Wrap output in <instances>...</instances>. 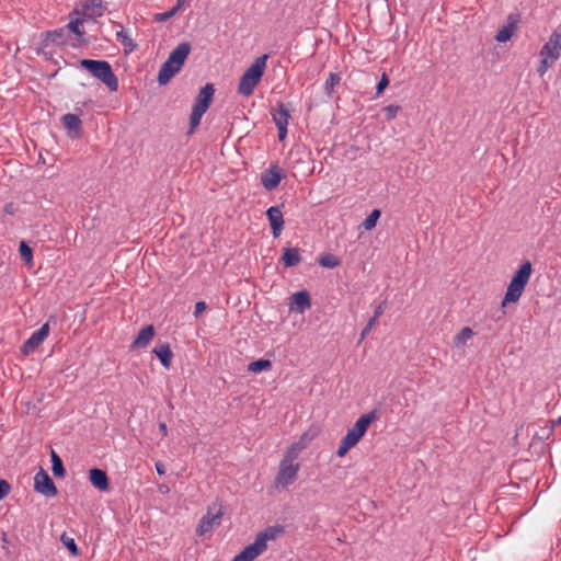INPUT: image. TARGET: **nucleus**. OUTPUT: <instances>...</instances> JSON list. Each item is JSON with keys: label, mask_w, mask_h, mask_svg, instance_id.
<instances>
[{"label": "nucleus", "mask_w": 561, "mask_h": 561, "mask_svg": "<svg viewBox=\"0 0 561 561\" xmlns=\"http://www.w3.org/2000/svg\"><path fill=\"white\" fill-rule=\"evenodd\" d=\"M284 533V527L279 525H274L265 528L260 531L252 543L244 547L242 551H240L232 561H254L257 557H260L267 549V542L271 540H275Z\"/></svg>", "instance_id": "1"}, {"label": "nucleus", "mask_w": 561, "mask_h": 561, "mask_svg": "<svg viewBox=\"0 0 561 561\" xmlns=\"http://www.w3.org/2000/svg\"><path fill=\"white\" fill-rule=\"evenodd\" d=\"M190 53L191 45L188 43L179 44L162 64L158 73V82L167 84L181 70Z\"/></svg>", "instance_id": "2"}, {"label": "nucleus", "mask_w": 561, "mask_h": 561, "mask_svg": "<svg viewBox=\"0 0 561 561\" xmlns=\"http://www.w3.org/2000/svg\"><path fill=\"white\" fill-rule=\"evenodd\" d=\"M267 58V55L257 57L253 64L243 72L238 84V93L240 95L249 98L253 94L254 89L263 77Z\"/></svg>", "instance_id": "3"}, {"label": "nucleus", "mask_w": 561, "mask_h": 561, "mask_svg": "<svg viewBox=\"0 0 561 561\" xmlns=\"http://www.w3.org/2000/svg\"><path fill=\"white\" fill-rule=\"evenodd\" d=\"M80 66L102 81L110 91L118 90V79L106 60L81 59Z\"/></svg>", "instance_id": "4"}, {"label": "nucleus", "mask_w": 561, "mask_h": 561, "mask_svg": "<svg viewBox=\"0 0 561 561\" xmlns=\"http://www.w3.org/2000/svg\"><path fill=\"white\" fill-rule=\"evenodd\" d=\"M539 56L540 64L537 71L542 77L561 56V32H552L548 42L541 47Z\"/></svg>", "instance_id": "5"}, {"label": "nucleus", "mask_w": 561, "mask_h": 561, "mask_svg": "<svg viewBox=\"0 0 561 561\" xmlns=\"http://www.w3.org/2000/svg\"><path fill=\"white\" fill-rule=\"evenodd\" d=\"M215 93L214 85L207 83L196 96L195 104L190 116V133H193L199 125L203 115L207 112Z\"/></svg>", "instance_id": "6"}, {"label": "nucleus", "mask_w": 561, "mask_h": 561, "mask_svg": "<svg viewBox=\"0 0 561 561\" xmlns=\"http://www.w3.org/2000/svg\"><path fill=\"white\" fill-rule=\"evenodd\" d=\"M299 469L300 465L297 458L284 454L274 480L276 486L287 488L291 485L297 479Z\"/></svg>", "instance_id": "7"}, {"label": "nucleus", "mask_w": 561, "mask_h": 561, "mask_svg": "<svg viewBox=\"0 0 561 561\" xmlns=\"http://www.w3.org/2000/svg\"><path fill=\"white\" fill-rule=\"evenodd\" d=\"M224 516V506L222 503L216 501L208 505L206 514L201 518L199 524L196 528V534L198 536H204L214 530V528L218 527L221 524V519Z\"/></svg>", "instance_id": "8"}, {"label": "nucleus", "mask_w": 561, "mask_h": 561, "mask_svg": "<svg viewBox=\"0 0 561 561\" xmlns=\"http://www.w3.org/2000/svg\"><path fill=\"white\" fill-rule=\"evenodd\" d=\"M376 420L377 414L375 412L360 415L343 438L347 440V443H350L353 447H355L364 437L370 424Z\"/></svg>", "instance_id": "9"}, {"label": "nucleus", "mask_w": 561, "mask_h": 561, "mask_svg": "<svg viewBox=\"0 0 561 561\" xmlns=\"http://www.w3.org/2000/svg\"><path fill=\"white\" fill-rule=\"evenodd\" d=\"M318 434L319 430L317 427H309L299 436L297 440L290 444V446L285 450L284 454L298 459L300 453L312 443V440L318 436Z\"/></svg>", "instance_id": "10"}, {"label": "nucleus", "mask_w": 561, "mask_h": 561, "mask_svg": "<svg viewBox=\"0 0 561 561\" xmlns=\"http://www.w3.org/2000/svg\"><path fill=\"white\" fill-rule=\"evenodd\" d=\"M271 114L277 127L278 139L283 141L287 136V126L290 118L289 111L283 103H278L276 107L272 108Z\"/></svg>", "instance_id": "11"}, {"label": "nucleus", "mask_w": 561, "mask_h": 561, "mask_svg": "<svg viewBox=\"0 0 561 561\" xmlns=\"http://www.w3.org/2000/svg\"><path fill=\"white\" fill-rule=\"evenodd\" d=\"M34 488L38 493H42L43 495H45L47 497H53L58 493L54 481L48 476V473L44 470H39L35 474Z\"/></svg>", "instance_id": "12"}, {"label": "nucleus", "mask_w": 561, "mask_h": 561, "mask_svg": "<svg viewBox=\"0 0 561 561\" xmlns=\"http://www.w3.org/2000/svg\"><path fill=\"white\" fill-rule=\"evenodd\" d=\"M49 333V324L46 322L38 330L32 333L30 339H27L22 345V352L25 355L33 353L48 336Z\"/></svg>", "instance_id": "13"}, {"label": "nucleus", "mask_w": 561, "mask_h": 561, "mask_svg": "<svg viewBox=\"0 0 561 561\" xmlns=\"http://www.w3.org/2000/svg\"><path fill=\"white\" fill-rule=\"evenodd\" d=\"M283 178H284V174H283L282 169L276 164H272L267 170H265L262 173L261 182H262V185L267 191H272L279 185Z\"/></svg>", "instance_id": "14"}, {"label": "nucleus", "mask_w": 561, "mask_h": 561, "mask_svg": "<svg viewBox=\"0 0 561 561\" xmlns=\"http://www.w3.org/2000/svg\"><path fill=\"white\" fill-rule=\"evenodd\" d=\"M80 13L87 19H96L102 16L105 8L102 0H84L80 4Z\"/></svg>", "instance_id": "15"}, {"label": "nucleus", "mask_w": 561, "mask_h": 561, "mask_svg": "<svg viewBox=\"0 0 561 561\" xmlns=\"http://www.w3.org/2000/svg\"><path fill=\"white\" fill-rule=\"evenodd\" d=\"M519 23V16L516 14H510L506 19L505 24L497 31L495 41L499 43H505L511 39L514 32L516 31Z\"/></svg>", "instance_id": "16"}, {"label": "nucleus", "mask_w": 561, "mask_h": 561, "mask_svg": "<svg viewBox=\"0 0 561 561\" xmlns=\"http://www.w3.org/2000/svg\"><path fill=\"white\" fill-rule=\"evenodd\" d=\"M311 307L310 295L307 290L295 293L290 297L289 309L297 313H304Z\"/></svg>", "instance_id": "17"}, {"label": "nucleus", "mask_w": 561, "mask_h": 561, "mask_svg": "<svg viewBox=\"0 0 561 561\" xmlns=\"http://www.w3.org/2000/svg\"><path fill=\"white\" fill-rule=\"evenodd\" d=\"M266 216L272 228L273 237H279L284 228V217L280 208L278 206L270 207L266 210Z\"/></svg>", "instance_id": "18"}, {"label": "nucleus", "mask_w": 561, "mask_h": 561, "mask_svg": "<svg viewBox=\"0 0 561 561\" xmlns=\"http://www.w3.org/2000/svg\"><path fill=\"white\" fill-rule=\"evenodd\" d=\"M69 23L65 26L68 28V33L72 32L78 36V38H82L84 31L81 28L83 22L88 20L87 18H83V15L80 13L79 5H76V8L71 11Z\"/></svg>", "instance_id": "19"}, {"label": "nucleus", "mask_w": 561, "mask_h": 561, "mask_svg": "<svg viewBox=\"0 0 561 561\" xmlns=\"http://www.w3.org/2000/svg\"><path fill=\"white\" fill-rule=\"evenodd\" d=\"M91 484L99 491H107L110 488L108 478L104 470L93 468L89 471Z\"/></svg>", "instance_id": "20"}, {"label": "nucleus", "mask_w": 561, "mask_h": 561, "mask_svg": "<svg viewBox=\"0 0 561 561\" xmlns=\"http://www.w3.org/2000/svg\"><path fill=\"white\" fill-rule=\"evenodd\" d=\"M154 336V328L153 325L149 324L145 328H142L134 342L131 343V350L136 348H144L149 345V343L152 341Z\"/></svg>", "instance_id": "21"}, {"label": "nucleus", "mask_w": 561, "mask_h": 561, "mask_svg": "<svg viewBox=\"0 0 561 561\" xmlns=\"http://www.w3.org/2000/svg\"><path fill=\"white\" fill-rule=\"evenodd\" d=\"M68 28L61 27L58 30L46 32L44 35L43 43L45 46L49 45H62L67 42Z\"/></svg>", "instance_id": "22"}, {"label": "nucleus", "mask_w": 561, "mask_h": 561, "mask_svg": "<svg viewBox=\"0 0 561 561\" xmlns=\"http://www.w3.org/2000/svg\"><path fill=\"white\" fill-rule=\"evenodd\" d=\"M525 284L526 283H510V286L502 301V306L505 307L508 304L516 302L525 289Z\"/></svg>", "instance_id": "23"}, {"label": "nucleus", "mask_w": 561, "mask_h": 561, "mask_svg": "<svg viewBox=\"0 0 561 561\" xmlns=\"http://www.w3.org/2000/svg\"><path fill=\"white\" fill-rule=\"evenodd\" d=\"M154 355L160 359L161 364L165 369L171 367V360L173 357V353L168 343L159 344L153 348Z\"/></svg>", "instance_id": "24"}, {"label": "nucleus", "mask_w": 561, "mask_h": 561, "mask_svg": "<svg viewBox=\"0 0 561 561\" xmlns=\"http://www.w3.org/2000/svg\"><path fill=\"white\" fill-rule=\"evenodd\" d=\"M474 332L469 328H462L455 336H454V346L458 350H463L467 346V343L473 337Z\"/></svg>", "instance_id": "25"}, {"label": "nucleus", "mask_w": 561, "mask_h": 561, "mask_svg": "<svg viewBox=\"0 0 561 561\" xmlns=\"http://www.w3.org/2000/svg\"><path fill=\"white\" fill-rule=\"evenodd\" d=\"M282 260L285 266H295L300 262V251L297 248H287L284 250Z\"/></svg>", "instance_id": "26"}, {"label": "nucleus", "mask_w": 561, "mask_h": 561, "mask_svg": "<svg viewBox=\"0 0 561 561\" xmlns=\"http://www.w3.org/2000/svg\"><path fill=\"white\" fill-rule=\"evenodd\" d=\"M65 127L69 130H73L77 135L81 133V119L75 114H65L61 118Z\"/></svg>", "instance_id": "27"}, {"label": "nucleus", "mask_w": 561, "mask_h": 561, "mask_svg": "<svg viewBox=\"0 0 561 561\" xmlns=\"http://www.w3.org/2000/svg\"><path fill=\"white\" fill-rule=\"evenodd\" d=\"M319 264L325 268H334L340 266L341 260L339 256L332 253H324L319 257Z\"/></svg>", "instance_id": "28"}, {"label": "nucleus", "mask_w": 561, "mask_h": 561, "mask_svg": "<svg viewBox=\"0 0 561 561\" xmlns=\"http://www.w3.org/2000/svg\"><path fill=\"white\" fill-rule=\"evenodd\" d=\"M533 265L529 261L524 262L511 280H528L531 275Z\"/></svg>", "instance_id": "29"}, {"label": "nucleus", "mask_w": 561, "mask_h": 561, "mask_svg": "<svg viewBox=\"0 0 561 561\" xmlns=\"http://www.w3.org/2000/svg\"><path fill=\"white\" fill-rule=\"evenodd\" d=\"M271 368H272L271 360L263 359V358L254 360V362L250 363L248 366V370L250 373H254V374H257L261 371H266V370H270Z\"/></svg>", "instance_id": "30"}, {"label": "nucleus", "mask_w": 561, "mask_h": 561, "mask_svg": "<svg viewBox=\"0 0 561 561\" xmlns=\"http://www.w3.org/2000/svg\"><path fill=\"white\" fill-rule=\"evenodd\" d=\"M51 470L56 477L62 478L65 476L62 461L55 450H51Z\"/></svg>", "instance_id": "31"}, {"label": "nucleus", "mask_w": 561, "mask_h": 561, "mask_svg": "<svg viewBox=\"0 0 561 561\" xmlns=\"http://www.w3.org/2000/svg\"><path fill=\"white\" fill-rule=\"evenodd\" d=\"M340 81H341L340 75L334 73V72L329 73V78L327 79V81L324 83V90H325L327 95L331 96L333 94L334 89L336 85L340 84Z\"/></svg>", "instance_id": "32"}, {"label": "nucleus", "mask_w": 561, "mask_h": 561, "mask_svg": "<svg viewBox=\"0 0 561 561\" xmlns=\"http://www.w3.org/2000/svg\"><path fill=\"white\" fill-rule=\"evenodd\" d=\"M381 216V211L379 209H374L363 221L362 226L365 230H371L376 227L378 219Z\"/></svg>", "instance_id": "33"}, {"label": "nucleus", "mask_w": 561, "mask_h": 561, "mask_svg": "<svg viewBox=\"0 0 561 561\" xmlns=\"http://www.w3.org/2000/svg\"><path fill=\"white\" fill-rule=\"evenodd\" d=\"M117 38L121 41V43L124 45L125 50L127 53L133 51L136 47L133 39L124 32V30H121L116 33Z\"/></svg>", "instance_id": "34"}, {"label": "nucleus", "mask_w": 561, "mask_h": 561, "mask_svg": "<svg viewBox=\"0 0 561 561\" xmlns=\"http://www.w3.org/2000/svg\"><path fill=\"white\" fill-rule=\"evenodd\" d=\"M60 539H61V542L71 552L72 556H78L79 554V549H78V546H77V543H76L73 538L67 536V534H62Z\"/></svg>", "instance_id": "35"}, {"label": "nucleus", "mask_w": 561, "mask_h": 561, "mask_svg": "<svg viewBox=\"0 0 561 561\" xmlns=\"http://www.w3.org/2000/svg\"><path fill=\"white\" fill-rule=\"evenodd\" d=\"M352 448L353 446L350 443H347V440L342 438L336 450L337 457L343 458Z\"/></svg>", "instance_id": "36"}, {"label": "nucleus", "mask_w": 561, "mask_h": 561, "mask_svg": "<svg viewBox=\"0 0 561 561\" xmlns=\"http://www.w3.org/2000/svg\"><path fill=\"white\" fill-rule=\"evenodd\" d=\"M399 111H400V106L399 105H394V104H390V105H388V106H386L383 108V112L386 114V118L388 121H392L397 116Z\"/></svg>", "instance_id": "37"}, {"label": "nucleus", "mask_w": 561, "mask_h": 561, "mask_svg": "<svg viewBox=\"0 0 561 561\" xmlns=\"http://www.w3.org/2000/svg\"><path fill=\"white\" fill-rule=\"evenodd\" d=\"M19 251H20V254H21L23 260H25L26 262L31 261V259H32V249L24 241H22L20 243Z\"/></svg>", "instance_id": "38"}, {"label": "nucleus", "mask_w": 561, "mask_h": 561, "mask_svg": "<svg viewBox=\"0 0 561 561\" xmlns=\"http://www.w3.org/2000/svg\"><path fill=\"white\" fill-rule=\"evenodd\" d=\"M176 12H178V8H173L171 10L167 11V12L157 13V14H154V21L165 22L169 19H171Z\"/></svg>", "instance_id": "39"}, {"label": "nucleus", "mask_w": 561, "mask_h": 561, "mask_svg": "<svg viewBox=\"0 0 561 561\" xmlns=\"http://www.w3.org/2000/svg\"><path fill=\"white\" fill-rule=\"evenodd\" d=\"M11 491V485L8 481L0 479V501L4 499Z\"/></svg>", "instance_id": "40"}, {"label": "nucleus", "mask_w": 561, "mask_h": 561, "mask_svg": "<svg viewBox=\"0 0 561 561\" xmlns=\"http://www.w3.org/2000/svg\"><path fill=\"white\" fill-rule=\"evenodd\" d=\"M389 84V79L387 77L386 73H382L378 84H377V95L381 94L383 92V90L388 87Z\"/></svg>", "instance_id": "41"}, {"label": "nucleus", "mask_w": 561, "mask_h": 561, "mask_svg": "<svg viewBox=\"0 0 561 561\" xmlns=\"http://www.w3.org/2000/svg\"><path fill=\"white\" fill-rule=\"evenodd\" d=\"M4 214L14 215L16 213V206L13 203H8L3 207Z\"/></svg>", "instance_id": "42"}, {"label": "nucleus", "mask_w": 561, "mask_h": 561, "mask_svg": "<svg viewBox=\"0 0 561 561\" xmlns=\"http://www.w3.org/2000/svg\"><path fill=\"white\" fill-rule=\"evenodd\" d=\"M385 308H386V300L381 301L376 308H375V311H374V316L379 318L383 311H385Z\"/></svg>", "instance_id": "43"}, {"label": "nucleus", "mask_w": 561, "mask_h": 561, "mask_svg": "<svg viewBox=\"0 0 561 561\" xmlns=\"http://www.w3.org/2000/svg\"><path fill=\"white\" fill-rule=\"evenodd\" d=\"M206 309V304L204 301H198L195 305V317H198Z\"/></svg>", "instance_id": "44"}, {"label": "nucleus", "mask_w": 561, "mask_h": 561, "mask_svg": "<svg viewBox=\"0 0 561 561\" xmlns=\"http://www.w3.org/2000/svg\"><path fill=\"white\" fill-rule=\"evenodd\" d=\"M156 470L160 476H163L165 473V467L160 461L156 462Z\"/></svg>", "instance_id": "45"}, {"label": "nucleus", "mask_w": 561, "mask_h": 561, "mask_svg": "<svg viewBox=\"0 0 561 561\" xmlns=\"http://www.w3.org/2000/svg\"><path fill=\"white\" fill-rule=\"evenodd\" d=\"M159 428H160V432L163 436H167L168 435V426L164 422H161L159 424Z\"/></svg>", "instance_id": "46"}, {"label": "nucleus", "mask_w": 561, "mask_h": 561, "mask_svg": "<svg viewBox=\"0 0 561 561\" xmlns=\"http://www.w3.org/2000/svg\"><path fill=\"white\" fill-rule=\"evenodd\" d=\"M377 321H378L377 317L374 316L373 318H370L367 322L368 329H373L376 325Z\"/></svg>", "instance_id": "47"}, {"label": "nucleus", "mask_w": 561, "mask_h": 561, "mask_svg": "<svg viewBox=\"0 0 561 561\" xmlns=\"http://www.w3.org/2000/svg\"><path fill=\"white\" fill-rule=\"evenodd\" d=\"M158 490L163 493V494H168L170 492V489L167 484H160L158 485Z\"/></svg>", "instance_id": "48"}, {"label": "nucleus", "mask_w": 561, "mask_h": 561, "mask_svg": "<svg viewBox=\"0 0 561 561\" xmlns=\"http://www.w3.org/2000/svg\"><path fill=\"white\" fill-rule=\"evenodd\" d=\"M370 330L371 329H368V325L366 324V327L363 329L360 333V339L363 340L370 332Z\"/></svg>", "instance_id": "49"}, {"label": "nucleus", "mask_w": 561, "mask_h": 561, "mask_svg": "<svg viewBox=\"0 0 561 561\" xmlns=\"http://www.w3.org/2000/svg\"><path fill=\"white\" fill-rule=\"evenodd\" d=\"M186 0H178V4L174 8H178V10L185 3Z\"/></svg>", "instance_id": "50"}, {"label": "nucleus", "mask_w": 561, "mask_h": 561, "mask_svg": "<svg viewBox=\"0 0 561 561\" xmlns=\"http://www.w3.org/2000/svg\"><path fill=\"white\" fill-rule=\"evenodd\" d=\"M558 424H561V416L557 420Z\"/></svg>", "instance_id": "51"}]
</instances>
